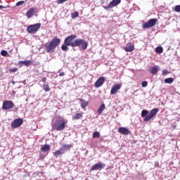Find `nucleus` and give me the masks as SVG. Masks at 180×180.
<instances>
[{"label": "nucleus", "instance_id": "obj_11", "mask_svg": "<svg viewBox=\"0 0 180 180\" xmlns=\"http://www.w3.org/2000/svg\"><path fill=\"white\" fill-rule=\"evenodd\" d=\"M105 167H106V165L102 162H98L91 167V171H98V169H103Z\"/></svg>", "mask_w": 180, "mask_h": 180}, {"label": "nucleus", "instance_id": "obj_7", "mask_svg": "<svg viewBox=\"0 0 180 180\" xmlns=\"http://www.w3.org/2000/svg\"><path fill=\"white\" fill-rule=\"evenodd\" d=\"M80 46L82 50H86L88 49V42L82 39H75V47H80Z\"/></svg>", "mask_w": 180, "mask_h": 180}, {"label": "nucleus", "instance_id": "obj_18", "mask_svg": "<svg viewBox=\"0 0 180 180\" xmlns=\"http://www.w3.org/2000/svg\"><path fill=\"white\" fill-rule=\"evenodd\" d=\"M51 147V146L49 144L43 145L41 146V151H42V153H46V154H49V151H50Z\"/></svg>", "mask_w": 180, "mask_h": 180}, {"label": "nucleus", "instance_id": "obj_10", "mask_svg": "<svg viewBox=\"0 0 180 180\" xmlns=\"http://www.w3.org/2000/svg\"><path fill=\"white\" fill-rule=\"evenodd\" d=\"M120 2H122V0H112L109 3L108 6H103V8L104 9H106V10L112 9V8H115V6H117V5L120 4Z\"/></svg>", "mask_w": 180, "mask_h": 180}, {"label": "nucleus", "instance_id": "obj_25", "mask_svg": "<svg viewBox=\"0 0 180 180\" xmlns=\"http://www.w3.org/2000/svg\"><path fill=\"white\" fill-rule=\"evenodd\" d=\"M93 139H99L101 134L98 131H94L92 135Z\"/></svg>", "mask_w": 180, "mask_h": 180}, {"label": "nucleus", "instance_id": "obj_9", "mask_svg": "<svg viewBox=\"0 0 180 180\" xmlns=\"http://www.w3.org/2000/svg\"><path fill=\"white\" fill-rule=\"evenodd\" d=\"M23 124V119L22 118H18L13 120V122L11 123V127L13 129H16L18 127H20Z\"/></svg>", "mask_w": 180, "mask_h": 180}, {"label": "nucleus", "instance_id": "obj_20", "mask_svg": "<svg viewBox=\"0 0 180 180\" xmlns=\"http://www.w3.org/2000/svg\"><path fill=\"white\" fill-rule=\"evenodd\" d=\"M19 64H21V65H25L26 67H30L32 65V60H21L18 63Z\"/></svg>", "mask_w": 180, "mask_h": 180}, {"label": "nucleus", "instance_id": "obj_21", "mask_svg": "<svg viewBox=\"0 0 180 180\" xmlns=\"http://www.w3.org/2000/svg\"><path fill=\"white\" fill-rule=\"evenodd\" d=\"M158 70H160V67H158V65H154L151 70H150V74H152L153 75H155V74L157 72H158Z\"/></svg>", "mask_w": 180, "mask_h": 180}, {"label": "nucleus", "instance_id": "obj_34", "mask_svg": "<svg viewBox=\"0 0 180 180\" xmlns=\"http://www.w3.org/2000/svg\"><path fill=\"white\" fill-rule=\"evenodd\" d=\"M174 11L175 12H180V6L179 5L176 6L174 8Z\"/></svg>", "mask_w": 180, "mask_h": 180}, {"label": "nucleus", "instance_id": "obj_16", "mask_svg": "<svg viewBox=\"0 0 180 180\" xmlns=\"http://www.w3.org/2000/svg\"><path fill=\"white\" fill-rule=\"evenodd\" d=\"M72 147V144H70V145L63 144L60 147V150L62 153L64 154L65 153H67V150L70 151Z\"/></svg>", "mask_w": 180, "mask_h": 180}, {"label": "nucleus", "instance_id": "obj_37", "mask_svg": "<svg viewBox=\"0 0 180 180\" xmlns=\"http://www.w3.org/2000/svg\"><path fill=\"white\" fill-rule=\"evenodd\" d=\"M65 75V73L64 72H61L60 74H59V77H64Z\"/></svg>", "mask_w": 180, "mask_h": 180}, {"label": "nucleus", "instance_id": "obj_23", "mask_svg": "<svg viewBox=\"0 0 180 180\" xmlns=\"http://www.w3.org/2000/svg\"><path fill=\"white\" fill-rule=\"evenodd\" d=\"M105 104H101L97 110L98 115H102V112H103V110L105 109Z\"/></svg>", "mask_w": 180, "mask_h": 180}, {"label": "nucleus", "instance_id": "obj_24", "mask_svg": "<svg viewBox=\"0 0 180 180\" xmlns=\"http://www.w3.org/2000/svg\"><path fill=\"white\" fill-rule=\"evenodd\" d=\"M162 51H164L162 46H158L155 48V53H158V54H161Z\"/></svg>", "mask_w": 180, "mask_h": 180}, {"label": "nucleus", "instance_id": "obj_12", "mask_svg": "<svg viewBox=\"0 0 180 180\" xmlns=\"http://www.w3.org/2000/svg\"><path fill=\"white\" fill-rule=\"evenodd\" d=\"M104 82H105V77H101L95 82L94 86L96 88H100V86H102V85H103Z\"/></svg>", "mask_w": 180, "mask_h": 180}, {"label": "nucleus", "instance_id": "obj_14", "mask_svg": "<svg viewBox=\"0 0 180 180\" xmlns=\"http://www.w3.org/2000/svg\"><path fill=\"white\" fill-rule=\"evenodd\" d=\"M36 11H37V8L34 7L30 8L26 13L27 18L28 19H30V18H32L34 15V12H36Z\"/></svg>", "mask_w": 180, "mask_h": 180}, {"label": "nucleus", "instance_id": "obj_38", "mask_svg": "<svg viewBox=\"0 0 180 180\" xmlns=\"http://www.w3.org/2000/svg\"><path fill=\"white\" fill-rule=\"evenodd\" d=\"M47 81V79L46 77H43L41 80V82H46Z\"/></svg>", "mask_w": 180, "mask_h": 180}, {"label": "nucleus", "instance_id": "obj_40", "mask_svg": "<svg viewBox=\"0 0 180 180\" xmlns=\"http://www.w3.org/2000/svg\"><path fill=\"white\" fill-rule=\"evenodd\" d=\"M4 8H6V7H5V6H4L0 5V9H4Z\"/></svg>", "mask_w": 180, "mask_h": 180}, {"label": "nucleus", "instance_id": "obj_41", "mask_svg": "<svg viewBox=\"0 0 180 180\" xmlns=\"http://www.w3.org/2000/svg\"><path fill=\"white\" fill-rule=\"evenodd\" d=\"M173 129H176V125H172Z\"/></svg>", "mask_w": 180, "mask_h": 180}, {"label": "nucleus", "instance_id": "obj_26", "mask_svg": "<svg viewBox=\"0 0 180 180\" xmlns=\"http://www.w3.org/2000/svg\"><path fill=\"white\" fill-rule=\"evenodd\" d=\"M174 82V79L172 77H169L165 79V84H172Z\"/></svg>", "mask_w": 180, "mask_h": 180}, {"label": "nucleus", "instance_id": "obj_31", "mask_svg": "<svg viewBox=\"0 0 180 180\" xmlns=\"http://www.w3.org/2000/svg\"><path fill=\"white\" fill-rule=\"evenodd\" d=\"M148 85V82L147 81L142 82L141 86L143 88H146Z\"/></svg>", "mask_w": 180, "mask_h": 180}, {"label": "nucleus", "instance_id": "obj_8", "mask_svg": "<svg viewBox=\"0 0 180 180\" xmlns=\"http://www.w3.org/2000/svg\"><path fill=\"white\" fill-rule=\"evenodd\" d=\"M15 106V104L13 101H4L3 102L2 109L4 110H9V109H13Z\"/></svg>", "mask_w": 180, "mask_h": 180}, {"label": "nucleus", "instance_id": "obj_17", "mask_svg": "<svg viewBox=\"0 0 180 180\" xmlns=\"http://www.w3.org/2000/svg\"><path fill=\"white\" fill-rule=\"evenodd\" d=\"M120 88H122V86H120V84H117V85L112 86L111 89V91H110V94L111 95L116 94V92H117L119 91V89H120Z\"/></svg>", "mask_w": 180, "mask_h": 180}, {"label": "nucleus", "instance_id": "obj_28", "mask_svg": "<svg viewBox=\"0 0 180 180\" xmlns=\"http://www.w3.org/2000/svg\"><path fill=\"white\" fill-rule=\"evenodd\" d=\"M71 16H72V19H75V18H78L79 16V13H78V11L72 13Z\"/></svg>", "mask_w": 180, "mask_h": 180}, {"label": "nucleus", "instance_id": "obj_42", "mask_svg": "<svg viewBox=\"0 0 180 180\" xmlns=\"http://www.w3.org/2000/svg\"><path fill=\"white\" fill-rule=\"evenodd\" d=\"M13 84H15V82H13Z\"/></svg>", "mask_w": 180, "mask_h": 180}, {"label": "nucleus", "instance_id": "obj_4", "mask_svg": "<svg viewBox=\"0 0 180 180\" xmlns=\"http://www.w3.org/2000/svg\"><path fill=\"white\" fill-rule=\"evenodd\" d=\"M160 109L158 108H154L150 110V114L148 115V110H143L141 111V117H145L143 119L144 122H150L151 120L152 117H154L157 113H158V111Z\"/></svg>", "mask_w": 180, "mask_h": 180}, {"label": "nucleus", "instance_id": "obj_35", "mask_svg": "<svg viewBox=\"0 0 180 180\" xmlns=\"http://www.w3.org/2000/svg\"><path fill=\"white\" fill-rule=\"evenodd\" d=\"M68 0H57V4L60 5V4H64V2H67Z\"/></svg>", "mask_w": 180, "mask_h": 180}, {"label": "nucleus", "instance_id": "obj_39", "mask_svg": "<svg viewBox=\"0 0 180 180\" xmlns=\"http://www.w3.org/2000/svg\"><path fill=\"white\" fill-rule=\"evenodd\" d=\"M46 156H43V155H41L39 157V160H44Z\"/></svg>", "mask_w": 180, "mask_h": 180}, {"label": "nucleus", "instance_id": "obj_2", "mask_svg": "<svg viewBox=\"0 0 180 180\" xmlns=\"http://www.w3.org/2000/svg\"><path fill=\"white\" fill-rule=\"evenodd\" d=\"M75 39H77V35L75 34L67 37L64 40V44L61 46L63 51H67L70 46L71 47H75Z\"/></svg>", "mask_w": 180, "mask_h": 180}, {"label": "nucleus", "instance_id": "obj_15", "mask_svg": "<svg viewBox=\"0 0 180 180\" xmlns=\"http://www.w3.org/2000/svg\"><path fill=\"white\" fill-rule=\"evenodd\" d=\"M124 50H125V51L127 52H131V51H134V45L133 43H129L126 45L125 47H124Z\"/></svg>", "mask_w": 180, "mask_h": 180}, {"label": "nucleus", "instance_id": "obj_22", "mask_svg": "<svg viewBox=\"0 0 180 180\" xmlns=\"http://www.w3.org/2000/svg\"><path fill=\"white\" fill-rule=\"evenodd\" d=\"M84 113H77L74 116H72V120H79L83 116Z\"/></svg>", "mask_w": 180, "mask_h": 180}, {"label": "nucleus", "instance_id": "obj_27", "mask_svg": "<svg viewBox=\"0 0 180 180\" xmlns=\"http://www.w3.org/2000/svg\"><path fill=\"white\" fill-rule=\"evenodd\" d=\"M43 89L45 91V92H50V86L49 84H43Z\"/></svg>", "mask_w": 180, "mask_h": 180}, {"label": "nucleus", "instance_id": "obj_19", "mask_svg": "<svg viewBox=\"0 0 180 180\" xmlns=\"http://www.w3.org/2000/svg\"><path fill=\"white\" fill-rule=\"evenodd\" d=\"M79 101H80V105H81L82 109H85V108H86V106H88V105H89V102L86 101L85 100H84L82 98H79Z\"/></svg>", "mask_w": 180, "mask_h": 180}, {"label": "nucleus", "instance_id": "obj_32", "mask_svg": "<svg viewBox=\"0 0 180 180\" xmlns=\"http://www.w3.org/2000/svg\"><path fill=\"white\" fill-rule=\"evenodd\" d=\"M1 56H3V57H6V56H8V51H1Z\"/></svg>", "mask_w": 180, "mask_h": 180}, {"label": "nucleus", "instance_id": "obj_13", "mask_svg": "<svg viewBox=\"0 0 180 180\" xmlns=\"http://www.w3.org/2000/svg\"><path fill=\"white\" fill-rule=\"evenodd\" d=\"M118 131L120 133V134H123L124 136H127L130 134V131L129 130V129L123 127H119Z\"/></svg>", "mask_w": 180, "mask_h": 180}, {"label": "nucleus", "instance_id": "obj_33", "mask_svg": "<svg viewBox=\"0 0 180 180\" xmlns=\"http://www.w3.org/2000/svg\"><path fill=\"white\" fill-rule=\"evenodd\" d=\"M25 4V1H20L16 3V6H21V5H23Z\"/></svg>", "mask_w": 180, "mask_h": 180}, {"label": "nucleus", "instance_id": "obj_3", "mask_svg": "<svg viewBox=\"0 0 180 180\" xmlns=\"http://www.w3.org/2000/svg\"><path fill=\"white\" fill-rule=\"evenodd\" d=\"M67 122L61 117L56 120V122L52 124V130H56V131H62L65 129Z\"/></svg>", "mask_w": 180, "mask_h": 180}, {"label": "nucleus", "instance_id": "obj_6", "mask_svg": "<svg viewBox=\"0 0 180 180\" xmlns=\"http://www.w3.org/2000/svg\"><path fill=\"white\" fill-rule=\"evenodd\" d=\"M40 27H41V23L30 25L27 27V33H37L40 30Z\"/></svg>", "mask_w": 180, "mask_h": 180}, {"label": "nucleus", "instance_id": "obj_5", "mask_svg": "<svg viewBox=\"0 0 180 180\" xmlns=\"http://www.w3.org/2000/svg\"><path fill=\"white\" fill-rule=\"evenodd\" d=\"M157 22H158L157 18L150 19L148 22L142 24V27L143 29H150V27H154V25H157Z\"/></svg>", "mask_w": 180, "mask_h": 180}, {"label": "nucleus", "instance_id": "obj_29", "mask_svg": "<svg viewBox=\"0 0 180 180\" xmlns=\"http://www.w3.org/2000/svg\"><path fill=\"white\" fill-rule=\"evenodd\" d=\"M63 152L60 150H60H56V151H55V152H53V155H55V156H56V155H63Z\"/></svg>", "mask_w": 180, "mask_h": 180}, {"label": "nucleus", "instance_id": "obj_36", "mask_svg": "<svg viewBox=\"0 0 180 180\" xmlns=\"http://www.w3.org/2000/svg\"><path fill=\"white\" fill-rule=\"evenodd\" d=\"M168 74V70H162V75H167Z\"/></svg>", "mask_w": 180, "mask_h": 180}, {"label": "nucleus", "instance_id": "obj_1", "mask_svg": "<svg viewBox=\"0 0 180 180\" xmlns=\"http://www.w3.org/2000/svg\"><path fill=\"white\" fill-rule=\"evenodd\" d=\"M61 43V39L59 38H53L51 42H47L44 45L46 53H54L57 46Z\"/></svg>", "mask_w": 180, "mask_h": 180}, {"label": "nucleus", "instance_id": "obj_30", "mask_svg": "<svg viewBox=\"0 0 180 180\" xmlns=\"http://www.w3.org/2000/svg\"><path fill=\"white\" fill-rule=\"evenodd\" d=\"M19 70L18 68H13L9 70V72L12 74V72H16Z\"/></svg>", "mask_w": 180, "mask_h": 180}]
</instances>
